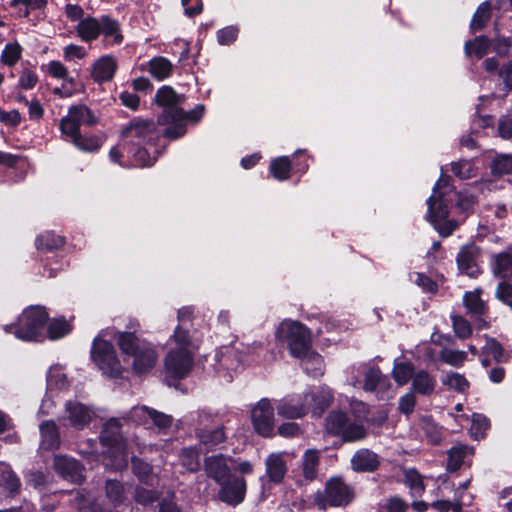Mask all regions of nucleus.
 Instances as JSON below:
<instances>
[{"label": "nucleus", "instance_id": "22", "mask_svg": "<svg viewBox=\"0 0 512 512\" xmlns=\"http://www.w3.org/2000/svg\"><path fill=\"white\" fill-rule=\"evenodd\" d=\"M116 68V61L113 57L103 56L93 64L92 78L99 83L109 81L113 78Z\"/></svg>", "mask_w": 512, "mask_h": 512}, {"label": "nucleus", "instance_id": "56", "mask_svg": "<svg viewBox=\"0 0 512 512\" xmlns=\"http://www.w3.org/2000/svg\"><path fill=\"white\" fill-rule=\"evenodd\" d=\"M453 329L455 335L461 339H466L472 334L471 324L462 316L453 317Z\"/></svg>", "mask_w": 512, "mask_h": 512}, {"label": "nucleus", "instance_id": "46", "mask_svg": "<svg viewBox=\"0 0 512 512\" xmlns=\"http://www.w3.org/2000/svg\"><path fill=\"white\" fill-rule=\"evenodd\" d=\"M494 176H503L512 173V155H498L490 165Z\"/></svg>", "mask_w": 512, "mask_h": 512}, {"label": "nucleus", "instance_id": "29", "mask_svg": "<svg viewBox=\"0 0 512 512\" xmlns=\"http://www.w3.org/2000/svg\"><path fill=\"white\" fill-rule=\"evenodd\" d=\"M493 272L499 278H508L512 276V253L502 251L493 256Z\"/></svg>", "mask_w": 512, "mask_h": 512}, {"label": "nucleus", "instance_id": "51", "mask_svg": "<svg viewBox=\"0 0 512 512\" xmlns=\"http://www.w3.org/2000/svg\"><path fill=\"white\" fill-rule=\"evenodd\" d=\"M271 171L278 180H286L290 173V160L288 157H279L271 162Z\"/></svg>", "mask_w": 512, "mask_h": 512}, {"label": "nucleus", "instance_id": "40", "mask_svg": "<svg viewBox=\"0 0 512 512\" xmlns=\"http://www.w3.org/2000/svg\"><path fill=\"white\" fill-rule=\"evenodd\" d=\"M149 70L156 79L163 80L171 74L172 64L164 57H155L149 63Z\"/></svg>", "mask_w": 512, "mask_h": 512}, {"label": "nucleus", "instance_id": "37", "mask_svg": "<svg viewBox=\"0 0 512 512\" xmlns=\"http://www.w3.org/2000/svg\"><path fill=\"white\" fill-rule=\"evenodd\" d=\"M414 364L411 361L398 362L395 360L392 376L396 384H408L414 375Z\"/></svg>", "mask_w": 512, "mask_h": 512}, {"label": "nucleus", "instance_id": "11", "mask_svg": "<svg viewBox=\"0 0 512 512\" xmlns=\"http://www.w3.org/2000/svg\"><path fill=\"white\" fill-rule=\"evenodd\" d=\"M133 421L138 424L148 425L153 423L160 431H165L171 427L173 418L171 415L159 412L147 406L133 407L130 412Z\"/></svg>", "mask_w": 512, "mask_h": 512}, {"label": "nucleus", "instance_id": "41", "mask_svg": "<svg viewBox=\"0 0 512 512\" xmlns=\"http://www.w3.org/2000/svg\"><path fill=\"white\" fill-rule=\"evenodd\" d=\"M490 427V420L485 415L480 413H473L470 433L475 440L485 438L486 432L490 429Z\"/></svg>", "mask_w": 512, "mask_h": 512}, {"label": "nucleus", "instance_id": "64", "mask_svg": "<svg viewBox=\"0 0 512 512\" xmlns=\"http://www.w3.org/2000/svg\"><path fill=\"white\" fill-rule=\"evenodd\" d=\"M498 133L503 139L512 138V119L508 116H502L498 121Z\"/></svg>", "mask_w": 512, "mask_h": 512}, {"label": "nucleus", "instance_id": "13", "mask_svg": "<svg viewBox=\"0 0 512 512\" xmlns=\"http://www.w3.org/2000/svg\"><path fill=\"white\" fill-rule=\"evenodd\" d=\"M218 485L220 486L218 495L221 501L230 505H238L244 500L247 490L244 478L230 476Z\"/></svg>", "mask_w": 512, "mask_h": 512}, {"label": "nucleus", "instance_id": "43", "mask_svg": "<svg viewBox=\"0 0 512 512\" xmlns=\"http://www.w3.org/2000/svg\"><path fill=\"white\" fill-rule=\"evenodd\" d=\"M467 451L464 446H454L448 451L446 469L450 473L458 471L464 463Z\"/></svg>", "mask_w": 512, "mask_h": 512}, {"label": "nucleus", "instance_id": "48", "mask_svg": "<svg viewBox=\"0 0 512 512\" xmlns=\"http://www.w3.org/2000/svg\"><path fill=\"white\" fill-rule=\"evenodd\" d=\"M101 23V33L106 37L114 36V40L117 43L122 41V35L120 34L119 23L107 15H103L99 19Z\"/></svg>", "mask_w": 512, "mask_h": 512}, {"label": "nucleus", "instance_id": "16", "mask_svg": "<svg viewBox=\"0 0 512 512\" xmlns=\"http://www.w3.org/2000/svg\"><path fill=\"white\" fill-rule=\"evenodd\" d=\"M54 468L57 473L68 481L81 483L84 479L82 465L74 458L66 455L54 456Z\"/></svg>", "mask_w": 512, "mask_h": 512}, {"label": "nucleus", "instance_id": "9", "mask_svg": "<svg viewBox=\"0 0 512 512\" xmlns=\"http://www.w3.org/2000/svg\"><path fill=\"white\" fill-rule=\"evenodd\" d=\"M194 354L188 350H171L165 357L166 373L175 380H181L186 377L192 369Z\"/></svg>", "mask_w": 512, "mask_h": 512}, {"label": "nucleus", "instance_id": "18", "mask_svg": "<svg viewBox=\"0 0 512 512\" xmlns=\"http://www.w3.org/2000/svg\"><path fill=\"white\" fill-rule=\"evenodd\" d=\"M156 131L152 120L135 119L122 131L124 138L138 139L137 144L150 141Z\"/></svg>", "mask_w": 512, "mask_h": 512}, {"label": "nucleus", "instance_id": "33", "mask_svg": "<svg viewBox=\"0 0 512 512\" xmlns=\"http://www.w3.org/2000/svg\"><path fill=\"white\" fill-rule=\"evenodd\" d=\"M491 46L492 42L490 38L486 35H480L475 37L474 40H468L465 43L464 49L467 55L473 53L477 58H482L488 53Z\"/></svg>", "mask_w": 512, "mask_h": 512}, {"label": "nucleus", "instance_id": "62", "mask_svg": "<svg viewBox=\"0 0 512 512\" xmlns=\"http://www.w3.org/2000/svg\"><path fill=\"white\" fill-rule=\"evenodd\" d=\"M442 359L447 364L459 366L466 359V353L458 350H447L442 353Z\"/></svg>", "mask_w": 512, "mask_h": 512}, {"label": "nucleus", "instance_id": "55", "mask_svg": "<svg viewBox=\"0 0 512 512\" xmlns=\"http://www.w3.org/2000/svg\"><path fill=\"white\" fill-rule=\"evenodd\" d=\"M414 283L421 287L424 293L436 294L438 292L439 286L435 280L424 273H415Z\"/></svg>", "mask_w": 512, "mask_h": 512}, {"label": "nucleus", "instance_id": "12", "mask_svg": "<svg viewBox=\"0 0 512 512\" xmlns=\"http://www.w3.org/2000/svg\"><path fill=\"white\" fill-rule=\"evenodd\" d=\"M452 199L449 193H432L426 200L427 213L425 219L433 225H436L440 220H445L450 214L452 207Z\"/></svg>", "mask_w": 512, "mask_h": 512}, {"label": "nucleus", "instance_id": "6", "mask_svg": "<svg viewBox=\"0 0 512 512\" xmlns=\"http://www.w3.org/2000/svg\"><path fill=\"white\" fill-rule=\"evenodd\" d=\"M48 319V314L43 307L35 306L26 309L19 317V323L16 328L12 325L6 326L5 331L14 333V335L26 341H32L39 335Z\"/></svg>", "mask_w": 512, "mask_h": 512}, {"label": "nucleus", "instance_id": "19", "mask_svg": "<svg viewBox=\"0 0 512 512\" xmlns=\"http://www.w3.org/2000/svg\"><path fill=\"white\" fill-rule=\"evenodd\" d=\"M79 127L78 122H75L69 115L60 122L62 133L69 136L76 147L88 152L96 151L99 148V143L96 140H90L89 146L84 145V137L80 135Z\"/></svg>", "mask_w": 512, "mask_h": 512}, {"label": "nucleus", "instance_id": "24", "mask_svg": "<svg viewBox=\"0 0 512 512\" xmlns=\"http://www.w3.org/2000/svg\"><path fill=\"white\" fill-rule=\"evenodd\" d=\"M320 452L317 449H307L302 456V474L306 480H315L318 476Z\"/></svg>", "mask_w": 512, "mask_h": 512}, {"label": "nucleus", "instance_id": "36", "mask_svg": "<svg viewBox=\"0 0 512 512\" xmlns=\"http://www.w3.org/2000/svg\"><path fill=\"white\" fill-rule=\"evenodd\" d=\"M367 429L361 423L351 422L349 420L346 428L340 438L342 443H354L364 440L367 437Z\"/></svg>", "mask_w": 512, "mask_h": 512}, {"label": "nucleus", "instance_id": "58", "mask_svg": "<svg viewBox=\"0 0 512 512\" xmlns=\"http://www.w3.org/2000/svg\"><path fill=\"white\" fill-rule=\"evenodd\" d=\"M495 296L512 309V284L506 281L500 282L496 288Z\"/></svg>", "mask_w": 512, "mask_h": 512}, {"label": "nucleus", "instance_id": "5", "mask_svg": "<svg viewBox=\"0 0 512 512\" xmlns=\"http://www.w3.org/2000/svg\"><path fill=\"white\" fill-rule=\"evenodd\" d=\"M91 359L109 379L128 380L130 372L121 364L114 346L109 341L96 337L91 347Z\"/></svg>", "mask_w": 512, "mask_h": 512}, {"label": "nucleus", "instance_id": "23", "mask_svg": "<svg viewBox=\"0 0 512 512\" xmlns=\"http://www.w3.org/2000/svg\"><path fill=\"white\" fill-rule=\"evenodd\" d=\"M349 420L348 414L344 411H330L324 424L326 433L341 438Z\"/></svg>", "mask_w": 512, "mask_h": 512}, {"label": "nucleus", "instance_id": "57", "mask_svg": "<svg viewBox=\"0 0 512 512\" xmlns=\"http://www.w3.org/2000/svg\"><path fill=\"white\" fill-rule=\"evenodd\" d=\"M71 380L60 365L51 366L48 370L47 382L50 384H62Z\"/></svg>", "mask_w": 512, "mask_h": 512}, {"label": "nucleus", "instance_id": "44", "mask_svg": "<svg viewBox=\"0 0 512 512\" xmlns=\"http://www.w3.org/2000/svg\"><path fill=\"white\" fill-rule=\"evenodd\" d=\"M404 482L415 495L421 496L425 491L423 477L415 468H410L405 471Z\"/></svg>", "mask_w": 512, "mask_h": 512}, {"label": "nucleus", "instance_id": "27", "mask_svg": "<svg viewBox=\"0 0 512 512\" xmlns=\"http://www.w3.org/2000/svg\"><path fill=\"white\" fill-rule=\"evenodd\" d=\"M41 447L47 450L56 449L60 445V437L53 421H46L40 425Z\"/></svg>", "mask_w": 512, "mask_h": 512}, {"label": "nucleus", "instance_id": "59", "mask_svg": "<svg viewBox=\"0 0 512 512\" xmlns=\"http://www.w3.org/2000/svg\"><path fill=\"white\" fill-rule=\"evenodd\" d=\"M416 398L413 393H407L400 397L398 410L401 414L410 415L415 408Z\"/></svg>", "mask_w": 512, "mask_h": 512}, {"label": "nucleus", "instance_id": "61", "mask_svg": "<svg viewBox=\"0 0 512 512\" xmlns=\"http://www.w3.org/2000/svg\"><path fill=\"white\" fill-rule=\"evenodd\" d=\"M277 433L284 438H294L301 434V427L295 422H284L278 427Z\"/></svg>", "mask_w": 512, "mask_h": 512}, {"label": "nucleus", "instance_id": "7", "mask_svg": "<svg viewBox=\"0 0 512 512\" xmlns=\"http://www.w3.org/2000/svg\"><path fill=\"white\" fill-rule=\"evenodd\" d=\"M354 498L353 488L341 476L331 477L325 484L324 494L322 493V503L326 502L332 507L347 506Z\"/></svg>", "mask_w": 512, "mask_h": 512}, {"label": "nucleus", "instance_id": "2", "mask_svg": "<svg viewBox=\"0 0 512 512\" xmlns=\"http://www.w3.org/2000/svg\"><path fill=\"white\" fill-rule=\"evenodd\" d=\"M185 101V96L177 94L170 86L160 88L155 96V102L164 108L158 116L159 125H170L164 136L172 139L182 137L186 133L185 112L179 106Z\"/></svg>", "mask_w": 512, "mask_h": 512}, {"label": "nucleus", "instance_id": "14", "mask_svg": "<svg viewBox=\"0 0 512 512\" xmlns=\"http://www.w3.org/2000/svg\"><path fill=\"white\" fill-rule=\"evenodd\" d=\"M233 459L223 454L212 455L204 460V470L206 475L213 479L217 484L231 476Z\"/></svg>", "mask_w": 512, "mask_h": 512}, {"label": "nucleus", "instance_id": "53", "mask_svg": "<svg viewBox=\"0 0 512 512\" xmlns=\"http://www.w3.org/2000/svg\"><path fill=\"white\" fill-rule=\"evenodd\" d=\"M22 48L18 43H9L5 46L1 61L7 66H13L21 57Z\"/></svg>", "mask_w": 512, "mask_h": 512}, {"label": "nucleus", "instance_id": "50", "mask_svg": "<svg viewBox=\"0 0 512 512\" xmlns=\"http://www.w3.org/2000/svg\"><path fill=\"white\" fill-rule=\"evenodd\" d=\"M200 442L208 448L219 445L225 440V434L221 428L215 430H201L198 433Z\"/></svg>", "mask_w": 512, "mask_h": 512}, {"label": "nucleus", "instance_id": "1", "mask_svg": "<svg viewBox=\"0 0 512 512\" xmlns=\"http://www.w3.org/2000/svg\"><path fill=\"white\" fill-rule=\"evenodd\" d=\"M276 339L289 354L301 361L307 373L318 370L319 355L312 349L310 330L298 321L284 320L276 331Z\"/></svg>", "mask_w": 512, "mask_h": 512}, {"label": "nucleus", "instance_id": "45", "mask_svg": "<svg viewBox=\"0 0 512 512\" xmlns=\"http://www.w3.org/2000/svg\"><path fill=\"white\" fill-rule=\"evenodd\" d=\"M64 239L60 236H56L51 232H45L39 235L36 239L35 245L38 250L51 251L62 247Z\"/></svg>", "mask_w": 512, "mask_h": 512}, {"label": "nucleus", "instance_id": "31", "mask_svg": "<svg viewBox=\"0 0 512 512\" xmlns=\"http://www.w3.org/2000/svg\"><path fill=\"white\" fill-rule=\"evenodd\" d=\"M132 469L134 475L143 483L153 485L158 482V475L152 467L138 458H132Z\"/></svg>", "mask_w": 512, "mask_h": 512}, {"label": "nucleus", "instance_id": "20", "mask_svg": "<svg viewBox=\"0 0 512 512\" xmlns=\"http://www.w3.org/2000/svg\"><path fill=\"white\" fill-rule=\"evenodd\" d=\"M350 462L352 470L358 473H371L376 471L380 466L378 455L366 448L357 450Z\"/></svg>", "mask_w": 512, "mask_h": 512}, {"label": "nucleus", "instance_id": "21", "mask_svg": "<svg viewBox=\"0 0 512 512\" xmlns=\"http://www.w3.org/2000/svg\"><path fill=\"white\" fill-rule=\"evenodd\" d=\"M266 475L269 480L275 484L282 482L287 472L286 462L282 453H271L266 461Z\"/></svg>", "mask_w": 512, "mask_h": 512}, {"label": "nucleus", "instance_id": "10", "mask_svg": "<svg viewBox=\"0 0 512 512\" xmlns=\"http://www.w3.org/2000/svg\"><path fill=\"white\" fill-rule=\"evenodd\" d=\"M480 255V248L475 244L464 245L460 248L456 256V264L460 273L470 278H478L482 273L481 267L477 263Z\"/></svg>", "mask_w": 512, "mask_h": 512}, {"label": "nucleus", "instance_id": "3", "mask_svg": "<svg viewBox=\"0 0 512 512\" xmlns=\"http://www.w3.org/2000/svg\"><path fill=\"white\" fill-rule=\"evenodd\" d=\"M117 344L124 355L133 358L132 370L135 374H147L155 367L158 360L155 348L133 332H118Z\"/></svg>", "mask_w": 512, "mask_h": 512}, {"label": "nucleus", "instance_id": "25", "mask_svg": "<svg viewBox=\"0 0 512 512\" xmlns=\"http://www.w3.org/2000/svg\"><path fill=\"white\" fill-rule=\"evenodd\" d=\"M492 17V6L490 1L482 2L474 12L470 21V32L472 34L483 30Z\"/></svg>", "mask_w": 512, "mask_h": 512}, {"label": "nucleus", "instance_id": "17", "mask_svg": "<svg viewBox=\"0 0 512 512\" xmlns=\"http://www.w3.org/2000/svg\"><path fill=\"white\" fill-rule=\"evenodd\" d=\"M94 412L87 406L74 401L66 403L64 421L75 429H83L92 419Z\"/></svg>", "mask_w": 512, "mask_h": 512}, {"label": "nucleus", "instance_id": "42", "mask_svg": "<svg viewBox=\"0 0 512 512\" xmlns=\"http://www.w3.org/2000/svg\"><path fill=\"white\" fill-rule=\"evenodd\" d=\"M485 339L484 349L497 363H503L509 360L510 356L505 352L503 345L496 338L486 336Z\"/></svg>", "mask_w": 512, "mask_h": 512}, {"label": "nucleus", "instance_id": "15", "mask_svg": "<svg viewBox=\"0 0 512 512\" xmlns=\"http://www.w3.org/2000/svg\"><path fill=\"white\" fill-rule=\"evenodd\" d=\"M312 400L311 396H305L303 400L283 398L277 402L276 410L280 417L299 419L309 412Z\"/></svg>", "mask_w": 512, "mask_h": 512}, {"label": "nucleus", "instance_id": "38", "mask_svg": "<svg viewBox=\"0 0 512 512\" xmlns=\"http://www.w3.org/2000/svg\"><path fill=\"white\" fill-rule=\"evenodd\" d=\"M68 115L78 122L79 125L93 126L97 122V118L92 111L85 105H75L70 107Z\"/></svg>", "mask_w": 512, "mask_h": 512}, {"label": "nucleus", "instance_id": "8", "mask_svg": "<svg viewBox=\"0 0 512 512\" xmlns=\"http://www.w3.org/2000/svg\"><path fill=\"white\" fill-rule=\"evenodd\" d=\"M251 421L257 434L271 438L275 435L274 407L268 399H261L251 410Z\"/></svg>", "mask_w": 512, "mask_h": 512}, {"label": "nucleus", "instance_id": "28", "mask_svg": "<svg viewBox=\"0 0 512 512\" xmlns=\"http://www.w3.org/2000/svg\"><path fill=\"white\" fill-rule=\"evenodd\" d=\"M0 486L11 495L19 493L21 488L20 479L12 468L5 463H0Z\"/></svg>", "mask_w": 512, "mask_h": 512}, {"label": "nucleus", "instance_id": "63", "mask_svg": "<svg viewBox=\"0 0 512 512\" xmlns=\"http://www.w3.org/2000/svg\"><path fill=\"white\" fill-rule=\"evenodd\" d=\"M431 507L437 512H462L461 504H453L450 500H436L431 504Z\"/></svg>", "mask_w": 512, "mask_h": 512}, {"label": "nucleus", "instance_id": "30", "mask_svg": "<svg viewBox=\"0 0 512 512\" xmlns=\"http://www.w3.org/2000/svg\"><path fill=\"white\" fill-rule=\"evenodd\" d=\"M77 33L84 41L95 40L101 33L99 19L93 17L82 19L77 25Z\"/></svg>", "mask_w": 512, "mask_h": 512}, {"label": "nucleus", "instance_id": "54", "mask_svg": "<svg viewBox=\"0 0 512 512\" xmlns=\"http://www.w3.org/2000/svg\"><path fill=\"white\" fill-rule=\"evenodd\" d=\"M70 332V326L64 319H55L49 323L48 334L51 339H58Z\"/></svg>", "mask_w": 512, "mask_h": 512}, {"label": "nucleus", "instance_id": "60", "mask_svg": "<svg viewBox=\"0 0 512 512\" xmlns=\"http://www.w3.org/2000/svg\"><path fill=\"white\" fill-rule=\"evenodd\" d=\"M451 170L453 174L460 179H468L471 177L472 167L471 164L466 160L452 162Z\"/></svg>", "mask_w": 512, "mask_h": 512}, {"label": "nucleus", "instance_id": "39", "mask_svg": "<svg viewBox=\"0 0 512 512\" xmlns=\"http://www.w3.org/2000/svg\"><path fill=\"white\" fill-rule=\"evenodd\" d=\"M454 194L456 196L455 208L457 213L464 214V217L472 213L477 202L476 196L465 191L454 192Z\"/></svg>", "mask_w": 512, "mask_h": 512}, {"label": "nucleus", "instance_id": "35", "mask_svg": "<svg viewBox=\"0 0 512 512\" xmlns=\"http://www.w3.org/2000/svg\"><path fill=\"white\" fill-rule=\"evenodd\" d=\"M482 290L475 289L474 291H467L463 296L464 306L470 313L475 315H483L486 310L484 301L481 299Z\"/></svg>", "mask_w": 512, "mask_h": 512}, {"label": "nucleus", "instance_id": "49", "mask_svg": "<svg viewBox=\"0 0 512 512\" xmlns=\"http://www.w3.org/2000/svg\"><path fill=\"white\" fill-rule=\"evenodd\" d=\"M362 412L364 413V420L375 427H382L388 420V413L384 409H378L376 411H369L368 407L364 403H360Z\"/></svg>", "mask_w": 512, "mask_h": 512}, {"label": "nucleus", "instance_id": "34", "mask_svg": "<svg viewBox=\"0 0 512 512\" xmlns=\"http://www.w3.org/2000/svg\"><path fill=\"white\" fill-rule=\"evenodd\" d=\"M106 498L113 506H118L126 500V489L118 480H107L105 485Z\"/></svg>", "mask_w": 512, "mask_h": 512}, {"label": "nucleus", "instance_id": "32", "mask_svg": "<svg viewBox=\"0 0 512 512\" xmlns=\"http://www.w3.org/2000/svg\"><path fill=\"white\" fill-rule=\"evenodd\" d=\"M173 340L177 346L175 350L179 351H189L191 354L198 349V345L193 342L189 331L184 325H178L173 334Z\"/></svg>", "mask_w": 512, "mask_h": 512}, {"label": "nucleus", "instance_id": "4", "mask_svg": "<svg viewBox=\"0 0 512 512\" xmlns=\"http://www.w3.org/2000/svg\"><path fill=\"white\" fill-rule=\"evenodd\" d=\"M100 440L103 446L101 455L103 464L113 470L126 468L128 453L120 434V424L116 419H111L105 424Z\"/></svg>", "mask_w": 512, "mask_h": 512}, {"label": "nucleus", "instance_id": "52", "mask_svg": "<svg viewBox=\"0 0 512 512\" xmlns=\"http://www.w3.org/2000/svg\"><path fill=\"white\" fill-rule=\"evenodd\" d=\"M79 512H104L97 504L92 501L90 495H84L77 492L74 496L73 504Z\"/></svg>", "mask_w": 512, "mask_h": 512}, {"label": "nucleus", "instance_id": "47", "mask_svg": "<svg viewBox=\"0 0 512 512\" xmlns=\"http://www.w3.org/2000/svg\"><path fill=\"white\" fill-rule=\"evenodd\" d=\"M182 466L189 472H195L200 467L199 452L194 447L183 448L180 454Z\"/></svg>", "mask_w": 512, "mask_h": 512}, {"label": "nucleus", "instance_id": "26", "mask_svg": "<svg viewBox=\"0 0 512 512\" xmlns=\"http://www.w3.org/2000/svg\"><path fill=\"white\" fill-rule=\"evenodd\" d=\"M420 426L431 445H439L443 440L442 427L435 422L432 415H424L420 419Z\"/></svg>", "mask_w": 512, "mask_h": 512}]
</instances>
